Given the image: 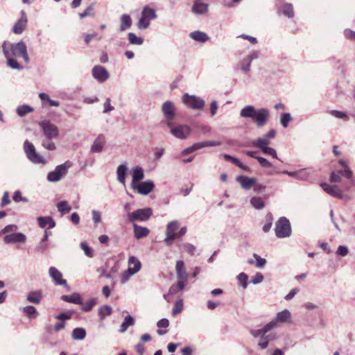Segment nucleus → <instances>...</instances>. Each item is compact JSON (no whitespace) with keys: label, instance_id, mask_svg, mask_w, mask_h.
Returning a JSON list of instances; mask_svg holds the SVG:
<instances>
[{"label":"nucleus","instance_id":"09e8293b","mask_svg":"<svg viewBox=\"0 0 355 355\" xmlns=\"http://www.w3.org/2000/svg\"><path fill=\"white\" fill-rule=\"evenodd\" d=\"M330 114L334 116L336 118L343 119L344 121H348L349 116L347 114L342 111L338 110H331L329 112Z\"/></svg>","mask_w":355,"mask_h":355},{"label":"nucleus","instance_id":"dca6fc26","mask_svg":"<svg viewBox=\"0 0 355 355\" xmlns=\"http://www.w3.org/2000/svg\"><path fill=\"white\" fill-rule=\"evenodd\" d=\"M6 243H24L26 241V236L21 232H15L7 234L3 238Z\"/></svg>","mask_w":355,"mask_h":355},{"label":"nucleus","instance_id":"ddd939ff","mask_svg":"<svg viewBox=\"0 0 355 355\" xmlns=\"http://www.w3.org/2000/svg\"><path fill=\"white\" fill-rule=\"evenodd\" d=\"M269 143L266 139H255L252 141V146L259 148L263 154L270 155L273 158L279 159L276 150L268 146Z\"/></svg>","mask_w":355,"mask_h":355},{"label":"nucleus","instance_id":"e433bc0d","mask_svg":"<svg viewBox=\"0 0 355 355\" xmlns=\"http://www.w3.org/2000/svg\"><path fill=\"white\" fill-rule=\"evenodd\" d=\"M71 336L76 340H82L86 336V331L83 328H75L72 331Z\"/></svg>","mask_w":355,"mask_h":355},{"label":"nucleus","instance_id":"72a5a7b5","mask_svg":"<svg viewBox=\"0 0 355 355\" xmlns=\"http://www.w3.org/2000/svg\"><path fill=\"white\" fill-rule=\"evenodd\" d=\"M42 300V292L40 291H31L27 295V300L33 304H39Z\"/></svg>","mask_w":355,"mask_h":355},{"label":"nucleus","instance_id":"49530a36","mask_svg":"<svg viewBox=\"0 0 355 355\" xmlns=\"http://www.w3.org/2000/svg\"><path fill=\"white\" fill-rule=\"evenodd\" d=\"M112 307L105 305L99 309L98 314L101 320H103L105 316L110 315L112 313Z\"/></svg>","mask_w":355,"mask_h":355},{"label":"nucleus","instance_id":"bb28decb","mask_svg":"<svg viewBox=\"0 0 355 355\" xmlns=\"http://www.w3.org/2000/svg\"><path fill=\"white\" fill-rule=\"evenodd\" d=\"M132 180L131 187H136L135 185L139 183L140 180L144 179V174L143 169L140 166H136L132 169Z\"/></svg>","mask_w":355,"mask_h":355},{"label":"nucleus","instance_id":"6e6552de","mask_svg":"<svg viewBox=\"0 0 355 355\" xmlns=\"http://www.w3.org/2000/svg\"><path fill=\"white\" fill-rule=\"evenodd\" d=\"M24 150L27 158L31 162L42 164H45L46 163L45 159L36 152L33 144L28 140H26L24 143Z\"/></svg>","mask_w":355,"mask_h":355},{"label":"nucleus","instance_id":"9b49d317","mask_svg":"<svg viewBox=\"0 0 355 355\" xmlns=\"http://www.w3.org/2000/svg\"><path fill=\"white\" fill-rule=\"evenodd\" d=\"M165 239L164 240L167 246H171L178 238V222L173 220L166 225L165 232Z\"/></svg>","mask_w":355,"mask_h":355},{"label":"nucleus","instance_id":"0eeeda50","mask_svg":"<svg viewBox=\"0 0 355 355\" xmlns=\"http://www.w3.org/2000/svg\"><path fill=\"white\" fill-rule=\"evenodd\" d=\"M24 150L27 158L31 162L42 164H45L46 163L45 159L36 152L33 144L28 140H26L24 143Z\"/></svg>","mask_w":355,"mask_h":355},{"label":"nucleus","instance_id":"423d86ee","mask_svg":"<svg viewBox=\"0 0 355 355\" xmlns=\"http://www.w3.org/2000/svg\"><path fill=\"white\" fill-rule=\"evenodd\" d=\"M72 166L70 161H67L64 164L58 165L55 168L48 173L47 180L51 182H55L59 181L63 176H64L67 170Z\"/></svg>","mask_w":355,"mask_h":355},{"label":"nucleus","instance_id":"6e6d98bb","mask_svg":"<svg viewBox=\"0 0 355 355\" xmlns=\"http://www.w3.org/2000/svg\"><path fill=\"white\" fill-rule=\"evenodd\" d=\"M257 160L258 161L260 166L263 168H271L273 166L272 163L264 157L259 156L257 157Z\"/></svg>","mask_w":355,"mask_h":355},{"label":"nucleus","instance_id":"0e129e2a","mask_svg":"<svg viewBox=\"0 0 355 355\" xmlns=\"http://www.w3.org/2000/svg\"><path fill=\"white\" fill-rule=\"evenodd\" d=\"M348 253L349 250L345 245H339L336 251V254L342 257H345Z\"/></svg>","mask_w":355,"mask_h":355},{"label":"nucleus","instance_id":"9d476101","mask_svg":"<svg viewBox=\"0 0 355 355\" xmlns=\"http://www.w3.org/2000/svg\"><path fill=\"white\" fill-rule=\"evenodd\" d=\"M183 103L189 108L200 110L205 106V101L195 95L184 94L182 96Z\"/></svg>","mask_w":355,"mask_h":355},{"label":"nucleus","instance_id":"bf43d9fd","mask_svg":"<svg viewBox=\"0 0 355 355\" xmlns=\"http://www.w3.org/2000/svg\"><path fill=\"white\" fill-rule=\"evenodd\" d=\"M263 280V275L260 272H257L255 275L252 277L251 283L256 285L261 283Z\"/></svg>","mask_w":355,"mask_h":355},{"label":"nucleus","instance_id":"f257e3e1","mask_svg":"<svg viewBox=\"0 0 355 355\" xmlns=\"http://www.w3.org/2000/svg\"><path fill=\"white\" fill-rule=\"evenodd\" d=\"M2 50L7 59V64L13 69L21 70L24 68L17 61V58H22L26 64L30 62L26 44L22 40L16 43L5 41L2 44Z\"/></svg>","mask_w":355,"mask_h":355},{"label":"nucleus","instance_id":"79ce46f5","mask_svg":"<svg viewBox=\"0 0 355 355\" xmlns=\"http://www.w3.org/2000/svg\"><path fill=\"white\" fill-rule=\"evenodd\" d=\"M282 12L283 14L288 17V18H293L294 17V9L293 6L291 3H286L283 5L282 7Z\"/></svg>","mask_w":355,"mask_h":355},{"label":"nucleus","instance_id":"680f3d73","mask_svg":"<svg viewBox=\"0 0 355 355\" xmlns=\"http://www.w3.org/2000/svg\"><path fill=\"white\" fill-rule=\"evenodd\" d=\"M80 248L84 250L85 254L88 257H93V252L90 248L88 246V245L85 242H82L80 243Z\"/></svg>","mask_w":355,"mask_h":355},{"label":"nucleus","instance_id":"cd10ccee","mask_svg":"<svg viewBox=\"0 0 355 355\" xmlns=\"http://www.w3.org/2000/svg\"><path fill=\"white\" fill-rule=\"evenodd\" d=\"M189 36L193 40L202 43L206 42L209 40V37L206 33L200 31H195L190 33Z\"/></svg>","mask_w":355,"mask_h":355},{"label":"nucleus","instance_id":"f3484780","mask_svg":"<svg viewBox=\"0 0 355 355\" xmlns=\"http://www.w3.org/2000/svg\"><path fill=\"white\" fill-rule=\"evenodd\" d=\"M49 276L53 279L57 285L68 287L67 281L62 279V274L55 267L51 266L49 269Z\"/></svg>","mask_w":355,"mask_h":355},{"label":"nucleus","instance_id":"58836bf2","mask_svg":"<svg viewBox=\"0 0 355 355\" xmlns=\"http://www.w3.org/2000/svg\"><path fill=\"white\" fill-rule=\"evenodd\" d=\"M23 313H25L29 318H35L39 313L33 306H26L23 308Z\"/></svg>","mask_w":355,"mask_h":355},{"label":"nucleus","instance_id":"2f4dec72","mask_svg":"<svg viewBox=\"0 0 355 355\" xmlns=\"http://www.w3.org/2000/svg\"><path fill=\"white\" fill-rule=\"evenodd\" d=\"M250 203L253 208L257 210H261L265 207V202L260 196H253L250 200Z\"/></svg>","mask_w":355,"mask_h":355},{"label":"nucleus","instance_id":"412c9836","mask_svg":"<svg viewBox=\"0 0 355 355\" xmlns=\"http://www.w3.org/2000/svg\"><path fill=\"white\" fill-rule=\"evenodd\" d=\"M338 173L340 175L345 176L347 180V182L344 184L343 186L347 190H349L352 186L355 184V180L353 178L352 171L348 168H343V170H340L338 171Z\"/></svg>","mask_w":355,"mask_h":355},{"label":"nucleus","instance_id":"a18cd8bd","mask_svg":"<svg viewBox=\"0 0 355 355\" xmlns=\"http://www.w3.org/2000/svg\"><path fill=\"white\" fill-rule=\"evenodd\" d=\"M297 180H306L311 175L312 172L308 168H302L297 171Z\"/></svg>","mask_w":355,"mask_h":355},{"label":"nucleus","instance_id":"4468645a","mask_svg":"<svg viewBox=\"0 0 355 355\" xmlns=\"http://www.w3.org/2000/svg\"><path fill=\"white\" fill-rule=\"evenodd\" d=\"M92 76L99 83H104L109 77L110 74L104 67L96 65L92 70Z\"/></svg>","mask_w":355,"mask_h":355},{"label":"nucleus","instance_id":"a878e982","mask_svg":"<svg viewBox=\"0 0 355 355\" xmlns=\"http://www.w3.org/2000/svg\"><path fill=\"white\" fill-rule=\"evenodd\" d=\"M134 234L137 239H140L148 236L150 230L148 228L133 223Z\"/></svg>","mask_w":355,"mask_h":355},{"label":"nucleus","instance_id":"13d9d810","mask_svg":"<svg viewBox=\"0 0 355 355\" xmlns=\"http://www.w3.org/2000/svg\"><path fill=\"white\" fill-rule=\"evenodd\" d=\"M46 241L41 240L35 248V251L40 253H44L47 249Z\"/></svg>","mask_w":355,"mask_h":355},{"label":"nucleus","instance_id":"e2e57ef3","mask_svg":"<svg viewBox=\"0 0 355 355\" xmlns=\"http://www.w3.org/2000/svg\"><path fill=\"white\" fill-rule=\"evenodd\" d=\"M277 325V322L275 320H272L271 322H270L269 323H268L267 324H266L263 327V333H265L266 334L269 332L271 329H272L273 328L276 327Z\"/></svg>","mask_w":355,"mask_h":355},{"label":"nucleus","instance_id":"8fccbe9b","mask_svg":"<svg viewBox=\"0 0 355 355\" xmlns=\"http://www.w3.org/2000/svg\"><path fill=\"white\" fill-rule=\"evenodd\" d=\"M237 279L238 281L239 282V283L241 284V286L245 289L247 288L248 287V276L244 273V272H241L238 276H237Z\"/></svg>","mask_w":355,"mask_h":355},{"label":"nucleus","instance_id":"4c0bfd02","mask_svg":"<svg viewBox=\"0 0 355 355\" xmlns=\"http://www.w3.org/2000/svg\"><path fill=\"white\" fill-rule=\"evenodd\" d=\"M57 208L58 211L60 212L62 215H64L69 213L71 209V207L68 204V202L66 200H62L59 202L57 204Z\"/></svg>","mask_w":355,"mask_h":355},{"label":"nucleus","instance_id":"c85d7f7f","mask_svg":"<svg viewBox=\"0 0 355 355\" xmlns=\"http://www.w3.org/2000/svg\"><path fill=\"white\" fill-rule=\"evenodd\" d=\"M61 300L64 302L75 304H83L82 298H81L80 294L78 293H73V294H71L70 295H62Z\"/></svg>","mask_w":355,"mask_h":355},{"label":"nucleus","instance_id":"de8ad7c7","mask_svg":"<svg viewBox=\"0 0 355 355\" xmlns=\"http://www.w3.org/2000/svg\"><path fill=\"white\" fill-rule=\"evenodd\" d=\"M252 61L248 56H245L241 61V69L245 72H248L250 70V64Z\"/></svg>","mask_w":355,"mask_h":355},{"label":"nucleus","instance_id":"473e14b6","mask_svg":"<svg viewBox=\"0 0 355 355\" xmlns=\"http://www.w3.org/2000/svg\"><path fill=\"white\" fill-rule=\"evenodd\" d=\"M121 25H120V31H124L128 28H130L132 26V19L129 15L123 14L121 17Z\"/></svg>","mask_w":355,"mask_h":355},{"label":"nucleus","instance_id":"338daca9","mask_svg":"<svg viewBox=\"0 0 355 355\" xmlns=\"http://www.w3.org/2000/svg\"><path fill=\"white\" fill-rule=\"evenodd\" d=\"M268 340H267L265 335L264 336H261V338H260V340L258 343V347L261 349H264L268 346Z\"/></svg>","mask_w":355,"mask_h":355},{"label":"nucleus","instance_id":"69168bd1","mask_svg":"<svg viewBox=\"0 0 355 355\" xmlns=\"http://www.w3.org/2000/svg\"><path fill=\"white\" fill-rule=\"evenodd\" d=\"M12 198L13 200L17 202L19 201L26 202L28 201V199L26 198H24L21 196V193L19 191H15Z\"/></svg>","mask_w":355,"mask_h":355},{"label":"nucleus","instance_id":"ea45409f","mask_svg":"<svg viewBox=\"0 0 355 355\" xmlns=\"http://www.w3.org/2000/svg\"><path fill=\"white\" fill-rule=\"evenodd\" d=\"M191 133V128L187 125H179V139H187Z\"/></svg>","mask_w":355,"mask_h":355},{"label":"nucleus","instance_id":"393cba45","mask_svg":"<svg viewBox=\"0 0 355 355\" xmlns=\"http://www.w3.org/2000/svg\"><path fill=\"white\" fill-rule=\"evenodd\" d=\"M38 225L41 228L52 229L55 227V222L51 216H40L37 218Z\"/></svg>","mask_w":355,"mask_h":355},{"label":"nucleus","instance_id":"7ed1b4c3","mask_svg":"<svg viewBox=\"0 0 355 355\" xmlns=\"http://www.w3.org/2000/svg\"><path fill=\"white\" fill-rule=\"evenodd\" d=\"M39 125L42 130L45 139L42 140V146L49 150H54L56 147L52 139H56L59 135L58 128L51 122L47 120L39 122Z\"/></svg>","mask_w":355,"mask_h":355},{"label":"nucleus","instance_id":"4be33fe9","mask_svg":"<svg viewBox=\"0 0 355 355\" xmlns=\"http://www.w3.org/2000/svg\"><path fill=\"white\" fill-rule=\"evenodd\" d=\"M208 4L202 0H195L192 6V12L197 15H205L208 12Z\"/></svg>","mask_w":355,"mask_h":355},{"label":"nucleus","instance_id":"5fc2aeb1","mask_svg":"<svg viewBox=\"0 0 355 355\" xmlns=\"http://www.w3.org/2000/svg\"><path fill=\"white\" fill-rule=\"evenodd\" d=\"M149 25L150 21L141 15V17L139 19L137 23L138 28L141 30H145L149 26Z\"/></svg>","mask_w":355,"mask_h":355},{"label":"nucleus","instance_id":"774afa93","mask_svg":"<svg viewBox=\"0 0 355 355\" xmlns=\"http://www.w3.org/2000/svg\"><path fill=\"white\" fill-rule=\"evenodd\" d=\"M344 35L347 39L355 41V31L350 29H345L344 31Z\"/></svg>","mask_w":355,"mask_h":355},{"label":"nucleus","instance_id":"c756f323","mask_svg":"<svg viewBox=\"0 0 355 355\" xmlns=\"http://www.w3.org/2000/svg\"><path fill=\"white\" fill-rule=\"evenodd\" d=\"M141 262L134 256H131L128 259V269L135 275L141 269Z\"/></svg>","mask_w":355,"mask_h":355},{"label":"nucleus","instance_id":"603ef678","mask_svg":"<svg viewBox=\"0 0 355 355\" xmlns=\"http://www.w3.org/2000/svg\"><path fill=\"white\" fill-rule=\"evenodd\" d=\"M253 257L256 259L255 266L258 268H262L266 263V260L264 258H261L257 254L254 253Z\"/></svg>","mask_w":355,"mask_h":355},{"label":"nucleus","instance_id":"052dcab7","mask_svg":"<svg viewBox=\"0 0 355 355\" xmlns=\"http://www.w3.org/2000/svg\"><path fill=\"white\" fill-rule=\"evenodd\" d=\"M94 14V8L92 6H90L87 8V9L83 12L79 13V16L80 18H84L88 16H93Z\"/></svg>","mask_w":355,"mask_h":355},{"label":"nucleus","instance_id":"5701e85b","mask_svg":"<svg viewBox=\"0 0 355 355\" xmlns=\"http://www.w3.org/2000/svg\"><path fill=\"white\" fill-rule=\"evenodd\" d=\"M236 181L241 184L245 190H249L256 183V178H249L245 175H239L236 178Z\"/></svg>","mask_w":355,"mask_h":355},{"label":"nucleus","instance_id":"20e7f679","mask_svg":"<svg viewBox=\"0 0 355 355\" xmlns=\"http://www.w3.org/2000/svg\"><path fill=\"white\" fill-rule=\"evenodd\" d=\"M162 112L164 119L160 122V125L166 127L174 137H178V126L174 122L175 119V104L169 101L164 102L162 106Z\"/></svg>","mask_w":355,"mask_h":355},{"label":"nucleus","instance_id":"a19ab883","mask_svg":"<svg viewBox=\"0 0 355 355\" xmlns=\"http://www.w3.org/2000/svg\"><path fill=\"white\" fill-rule=\"evenodd\" d=\"M141 15L144 17V18L148 19L149 21L157 17L155 11L153 8H150L148 6L143 9Z\"/></svg>","mask_w":355,"mask_h":355},{"label":"nucleus","instance_id":"b1692460","mask_svg":"<svg viewBox=\"0 0 355 355\" xmlns=\"http://www.w3.org/2000/svg\"><path fill=\"white\" fill-rule=\"evenodd\" d=\"M128 172L127 162L120 164L116 168L117 180L123 186L125 185V178Z\"/></svg>","mask_w":355,"mask_h":355},{"label":"nucleus","instance_id":"864d4df0","mask_svg":"<svg viewBox=\"0 0 355 355\" xmlns=\"http://www.w3.org/2000/svg\"><path fill=\"white\" fill-rule=\"evenodd\" d=\"M95 304L96 300L90 299L83 304L81 309L85 312L89 311Z\"/></svg>","mask_w":355,"mask_h":355},{"label":"nucleus","instance_id":"aec40b11","mask_svg":"<svg viewBox=\"0 0 355 355\" xmlns=\"http://www.w3.org/2000/svg\"><path fill=\"white\" fill-rule=\"evenodd\" d=\"M321 187L323 190L329 193V195L341 198L343 197V194L339 187L336 185H330L325 182H322L320 184Z\"/></svg>","mask_w":355,"mask_h":355},{"label":"nucleus","instance_id":"c9c22d12","mask_svg":"<svg viewBox=\"0 0 355 355\" xmlns=\"http://www.w3.org/2000/svg\"><path fill=\"white\" fill-rule=\"evenodd\" d=\"M134 324H135V320L131 315H128L125 316L124 318V321L123 322V323L121 325L119 332L120 333L125 332L127 331L128 328L130 326L134 325Z\"/></svg>","mask_w":355,"mask_h":355},{"label":"nucleus","instance_id":"c03bdc74","mask_svg":"<svg viewBox=\"0 0 355 355\" xmlns=\"http://www.w3.org/2000/svg\"><path fill=\"white\" fill-rule=\"evenodd\" d=\"M128 36V40L131 44L141 45L144 42V39L142 37H137L133 33H129Z\"/></svg>","mask_w":355,"mask_h":355},{"label":"nucleus","instance_id":"39448f33","mask_svg":"<svg viewBox=\"0 0 355 355\" xmlns=\"http://www.w3.org/2000/svg\"><path fill=\"white\" fill-rule=\"evenodd\" d=\"M275 231L277 238L283 239L289 237L292 233L289 220L284 216L279 218L275 223Z\"/></svg>","mask_w":355,"mask_h":355},{"label":"nucleus","instance_id":"f8f14e48","mask_svg":"<svg viewBox=\"0 0 355 355\" xmlns=\"http://www.w3.org/2000/svg\"><path fill=\"white\" fill-rule=\"evenodd\" d=\"M221 145L220 141H204L193 144L192 146L185 148L182 152V155L187 156L196 150H200L205 147L218 146Z\"/></svg>","mask_w":355,"mask_h":355},{"label":"nucleus","instance_id":"1a4fd4ad","mask_svg":"<svg viewBox=\"0 0 355 355\" xmlns=\"http://www.w3.org/2000/svg\"><path fill=\"white\" fill-rule=\"evenodd\" d=\"M152 209L150 208L139 209L135 211L128 213V218L130 222L146 221L152 215Z\"/></svg>","mask_w":355,"mask_h":355},{"label":"nucleus","instance_id":"f03ea898","mask_svg":"<svg viewBox=\"0 0 355 355\" xmlns=\"http://www.w3.org/2000/svg\"><path fill=\"white\" fill-rule=\"evenodd\" d=\"M270 113L268 109L261 107L255 109L253 105H249L243 107L240 111V116L254 120L257 127H263L269 119Z\"/></svg>","mask_w":355,"mask_h":355},{"label":"nucleus","instance_id":"a211bd4d","mask_svg":"<svg viewBox=\"0 0 355 355\" xmlns=\"http://www.w3.org/2000/svg\"><path fill=\"white\" fill-rule=\"evenodd\" d=\"M136 187H132L133 189L142 195L148 194L154 188L155 185L153 181L148 180L135 185Z\"/></svg>","mask_w":355,"mask_h":355},{"label":"nucleus","instance_id":"7c9ffc66","mask_svg":"<svg viewBox=\"0 0 355 355\" xmlns=\"http://www.w3.org/2000/svg\"><path fill=\"white\" fill-rule=\"evenodd\" d=\"M104 141V137L98 135L91 147V151L92 153H100L103 150Z\"/></svg>","mask_w":355,"mask_h":355},{"label":"nucleus","instance_id":"2eb2a0df","mask_svg":"<svg viewBox=\"0 0 355 355\" xmlns=\"http://www.w3.org/2000/svg\"><path fill=\"white\" fill-rule=\"evenodd\" d=\"M189 274L184 268L183 261L179 260V291L183 290L187 285Z\"/></svg>","mask_w":355,"mask_h":355},{"label":"nucleus","instance_id":"37998d69","mask_svg":"<svg viewBox=\"0 0 355 355\" xmlns=\"http://www.w3.org/2000/svg\"><path fill=\"white\" fill-rule=\"evenodd\" d=\"M33 111V108L27 105H22L17 107L16 112L19 116L31 113Z\"/></svg>","mask_w":355,"mask_h":355},{"label":"nucleus","instance_id":"f704fd0d","mask_svg":"<svg viewBox=\"0 0 355 355\" xmlns=\"http://www.w3.org/2000/svg\"><path fill=\"white\" fill-rule=\"evenodd\" d=\"M291 318V314L288 309H284L283 311L278 312L277 314L276 321L278 322H288Z\"/></svg>","mask_w":355,"mask_h":355},{"label":"nucleus","instance_id":"4d7b16f0","mask_svg":"<svg viewBox=\"0 0 355 355\" xmlns=\"http://www.w3.org/2000/svg\"><path fill=\"white\" fill-rule=\"evenodd\" d=\"M18 229L16 225H8L3 229L0 231V235L4 234L8 232L15 233V232Z\"/></svg>","mask_w":355,"mask_h":355},{"label":"nucleus","instance_id":"6ab92c4d","mask_svg":"<svg viewBox=\"0 0 355 355\" xmlns=\"http://www.w3.org/2000/svg\"><path fill=\"white\" fill-rule=\"evenodd\" d=\"M27 26V17L26 13L22 11L21 16L19 19L15 24L12 31L15 34L20 35L23 33Z\"/></svg>","mask_w":355,"mask_h":355},{"label":"nucleus","instance_id":"3c124183","mask_svg":"<svg viewBox=\"0 0 355 355\" xmlns=\"http://www.w3.org/2000/svg\"><path fill=\"white\" fill-rule=\"evenodd\" d=\"M291 121V116L289 113H283L280 118V123L284 128H287L288 123Z\"/></svg>","mask_w":355,"mask_h":355}]
</instances>
